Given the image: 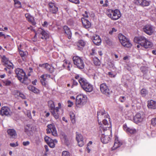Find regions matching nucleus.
I'll return each mask as SVG.
<instances>
[{
    "instance_id": "e2e57ef3",
    "label": "nucleus",
    "mask_w": 156,
    "mask_h": 156,
    "mask_svg": "<svg viewBox=\"0 0 156 156\" xmlns=\"http://www.w3.org/2000/svg\"><path fill=\"white\" fill-rule=\"evenodd\" d=\"M34 87L33 86L30 85L27 87V88L30 90L32 92L33 90Z\"/></svg>"
},
{
    "instance_id": "864d4df0",
    "label": "nucleus",
    "mask_w": 156,
    "mask_h": 156,
    "mask_svg": "<svg viewBox=\"0 0 156 156\" xmlns=\"http://www.w3.org/2000/svg\"><path fill=\"white\" fill-rule=\"evenodd\" d=\"M51 67L50 65L47 63L44 64V68L46 69L47 70H48Z\"/></svg>"
},
{
    "instance_id": "338daca9",
    "label": "nucleus",
    "mask_w": 156,
    "mask_h": 156,
    "mask_svg": "<svg viewBox=\"0 0 156 156\" xmlns=\"http://www.w3.org/2000/svg\"><path fill=\"white\" fill-rule=\"evenodd\" d=\"M108 75L110 77H114L115 76V75H114L112 73V72H109L108 73Z\"/></svg>"
},
{
    "instance_id": "393cba45",
    "label": "nucleus",
    "mask_w": 156,
    "mask_h": 156,
    "mask_svg": "<svg viewBox=\"0 0 156 156\" xmlns=\"http://www.w3.org/2000/svg\"><path fill=\"white\" fill-rule=\"evenodd\" d=\"M81 21L83 26L86 29L88 28L91 27V23L90 22L84 18H82Z\"/></svg>"
},
{
    "instance_id": "4be33fe9",
    "label": "nucleus",
    "mask_w": 156,
    "mask_h": 156,
    "mask_svg": "<svg viewBox=\"0 0 156 156\" xmlns=\"http://www.w3.org/2000/svg\"><path fill=\"white\" fill-rule=\"evenodd\" d=\"M63 28L64 33L66 34L68 38L70 39L72 37V33L70 28L66 26H63Z\"/></svg>"
},
{
    "instance_id": "4d7b16f0",
    "label": "nucleus",
    "mask_w": 156,
    "mask_h": 156,
    "mask_svg": "<svg viewBox=\"0 0 156 156\" xmlns=\"http://www.w3.org/2000/svg\"><path fill=\"white\" fill-rule=\"evenodd\" d=\"M69 2L72 3H75L76 4H79V0H68Z\"/></svg>"
},
{
    "instance_id": "423d86ee",
    "label": "nucleus",
    "mask_w": 156,
    "mask_h": 156,
    "mask_svg": "<svg viewBox=\"0 0 156 156\" xmlns=\"http://www.w3.org/2000/svg\"><path fill=\"white\" fill-rule=\"evenodd\" d=\"M118 37L119 41L122 46L127 48H130L132 46V44L129 40L123 34H119Z\"/></svg>"
},
{
    "instance_id": "4c0bfd02",
    "label": "nucleus",
    "mask_w": 156,
    "mask_h": 156,
    "mask_svg": "<svg viewBox=\"0 0 156 156\" xmlns=\"http://www.w3.org/2000/svg\"><path fill=\"white\" fill-rule=\"evenodd\" d=\"M44 139L45 141L47 143H48L50 142H52V139H51V138L48 137L47 136H45L44 137Z\"/></svg>"
},
{
    "instance_id": "a19ab883",
    "label": "nucleus",
    "mask_w": 156,
    "mask_h": 156,
    "mask_svg": "<svg viewBox=\"0 0 156 156\" xmlns=\"http://www.w3.org/2000/svg\"><path fill=\"white\" fill-rule=\"evenodd\" d=\"M151 123L154 126L156 125V118L152 119L151 120Z\"/></svg>"
},
{
    "instance_id": "bb28decb",
    "label": "nucleus",
    "mask_w": 156,
    "mask_h": 156,
    "mask_svg": "<svg viewBox=\"0 0 156 156\" xmlns=\"http://www.w3.org/2000/svg\"><path fill=\"white\" fill-rule=\"evenodd\" d=\"M51 112L52 115L56 119H58L59 118V115L58 112L59 111V108L58 107L56 108L55 109L51 111Z\"/></svg>"
},
{
    "instance_id": "c9c22d12",
    "label": "nucleus",
    "mask_w": 156,
    "mask_h": 156,
    "mask_svg": "<svg viewBox=\"0 0 156 156\" xmlns=\"http://www.w3.org/2000/svg\"><path fill=\"white\" fill-rule=\"evenodd\" d=\"M70 119L71 120V122L73 124H74L75 122V116L74 114L73 113H70Z\"/></svg>"
},
{
    "instance_id": "13d9d810",
    "label": "nucleus",
    "mask_w": 156,
    "mask_h": 156,
    "mask_svg": "<svg viewBox=\"0 0 156 156\" xmlns=\"http://www.w3.org/2000/svg\"><path fill=\"white\" fill-rule=\"evenodd\" d=\"M116 31L117 30L115 28H112V30L109 31V33L110 34H112L113 32H116Z\"/></svg>"
},
{
    "instance_id": "f8f14e48",
    "label": "nucleus",
    "mask_w": 156,
    "mask_h": 156,
    "mask_svg": "<svg viewBox=\"0 0 156 156\" xmlns=\"http://www.w3.org/2000/svg\"><path fill=\"white\" fill-rule=\"evenodd\" d=\"M147 40L145 37L140 36L135 37L134 38L133 41L134 42L140 44L141 46L143 47Z\"/></svg>"
},
{
    "instance_id": "79ce46f5",
    "label": "nucleus",
    "mask_w": 156,
    "mask_h": 156,
    "mask_svg": "<svg viewBox=\"0 0 156 156\" xmlns=\"http://www.w3.org/2000/svg\"><path fill=\"white\" fill-rule=\"evenodd\" d=\"M126 99V98L125 96H122L119 98V101L122 102H123L125 101Z\"/></svg>"
},
{
    "instance_id": "39448f33",
    "label": "nucleus",
    "mask_w": 156,
    "mask_h": 156,
    "mask_svg": "<svg viewBox=\"0 0 156 156\" xmlns=\"http://www.w3.org/2000/svg\"><path fill=\"white\" fill-rule=\"evenodd\" d=\"M73 60L74 64L79 69H82L84 68V64L81 57L77 56H74L73 57Z\"/></svg>"
},
{
    "instance_id": "8fccbe9b",
    "label": "nucleus",
    "mask_w": 156,
    "mask_h": 156,
    "mask_svg": "<svg viewBox=\"0 0 156 156\" xmlns=\"http://www.w3.org/2000/svg\"><path fill=\"white\" fill-rule=\"evenodd\" d=\"M40 91L39 90L34 87L32 92H33L34 93L38 94L40 92Z\"/></svg>"
},
{
    "instance_id": "09e8293b",
    "label": "nucleus",
    "mask_w": 156,
    "mask_h": 156,
    "mask_svg": "<svg viewBox=\"0 0 156 156\" xmlns=\"http://www.w3.org/2000/svg\"><path fill=\"white\" fill-rule=\"evenodd\" d=\"M10 146L11 147H16L18 146L19 144L17 142H16V143H10L9 144Z\"/></svg>"
},
{
    "instance_id": "dca6fc26",
    "label": "nucleus",
    "mask_w": 156,
    "mask_h": 156,
    "mask_svg": "<svg viewBox=\"0 0 156 156\" xmlns=\"http://www.w3.org/2000/svg\"><path fill=\"white\" fill-rule=\"evenodd\" d=\"M144 118V116L142 113V114L140 113H137L133 117V120L135 123L138 124L142 122Z\"/></svg>"
},
{
    "instance_id": "58836bf2",
    "label": "nucleus",
    "mask_w": 156,
    "mask_h": 156,
    "mask_svg": "<svg viewBox=\"0 0 156 156\" xmlns=\"http://www.w3.org/2000/svg\"><path fill=\"white\" fill-rule=\"evenodd\" d=\"M32 129V126L30 124H28L25 128V132H27V131H31Z\"/></svg>"
},
{
    "instance_id": "680f3d73",
    "label": "nucleus",
    "mask_w": 156,
    "mask_h": 156,
    "mask_svg": "<svg viewBox=\"0 0 156 156\" xmlns=\"http://www.w3.org/2000/svg\"><path fill=\"white\" fill-rule=\"evenodd\" d=\"M72 81L73 82V85L72 86H76L77 85L78 83V82L75 80L74 79H72Z\"/></svg>"
},
{
    "instance_id": "7ed1b4c3",
    "label": "nucleus",
    "mask_w": 156,
    "mask_h": 156,
    "mask_svg": "<svg viewBox=\"0 0 156 156\" xmlns=\"http://www.w3.org/2000/svg\"><path fill=\"white\" fill-rule=\"evenodd\" d=\"M106 14L108 17L113 20H118L121 16V12L118 9L114 10L108 9L106 12Z\"/></svg>"
},
{
    "instance_id": "72a5a7b5",
    "label": "nucleus",
    "mask_w": 156,
    "mask_h": 156,
    "mask_svg": "<svg viewBox=\"0 0 156 156\" xmlns=\"http://www.w3.org/2000/svg\"><path fill=\"white\" fill-rule=\"evenodd\" d=\"M93 63L96 66H100L101 64V62L99 60L97 57H95L93 58Z\"/></svg>"
},
{
    "instance_id": "a211bd4d",
    "label": "nucleus",
    "mask_w": 156,
    "mask_h": 156,
    "mask_svg": "<svg viewBox=\"0 0 156 156\" xmlns=\"http://www.w3.org/2000/svg\"><path fill=\"white\" fill-rule=\"evenodd\" d=\"M39 33H40L42 36L41 38L42 39H46L49 37V35L47 31H45L44 29L39 28L38 30Z\"/></svg>"
},
{
    "instance_id": "5701e85b",
    "label": "nucleus",
    "mask_w": 156,
    "mask_h": 156,
    "mask_svg": "<svg viewBox=\"0 0 156 156\" xmlns=\"http://www.w3.org/2000/svg\"><path fill=\"white\" fill-rule=\"evenodd\" d=\"M93 41L95 44L98 46L100 45L101 41L99 35H95L93 37Z\"/></svg>"
},
{
    "instance_id": "2eb2a0df",
    "label": "nucleus",
    "mask_w": 156,
    "mask_h": 156,
    "mask_svg": "<svg viewBox=\"0 0 156 156\" xmlns=\"http://www.w3.org/2000/svg\"><path fill=\"white\" fill-rule=\"evenodd\" d=\"M76 138L77 141L78 145L80 147H82L85 144L83 136L81 134L78 132H76Z\"/></svg>"
},
{
    "instance_id": "e433bc0d",
    "label": "nucleus",
    "mask_w": 156,
    "mask_h": 156,
    "mask_svg": "<svg viewBox=\"0 0 156 156\" xmlns=\"http://www.w3.org/2000/svg\"><path fill=\"white\" fill-rule=\"evenodd\" d=\"M20 93V91L17 90H14L12 92V94L14 95L16 97L19 96Z\"/></svg>"
},
{
    "instance_id": "9d476101",
    "label": "nucleus",
    "mask_w": 156,
    "mask_h": 156,
    "mask_svg": "<svg viewBox=\"0 0 156 156\" xmlns=\"http://www.w3.org/2000/svg\"><path fill=\"white\" fill-rule=\"evenodd\" d=\"M143 31L148 35H151L154 32V27L150 24L146 25L143 27Z\"/></svg>"
},
{
    "instance_id": "0e129e2a",
    "label": "nucleus",
    "mask_w": 156,
    "mask_h": 156,
    "mask_svg": "<svg viewBox=\"0 0 156 156\" xmlns=\"http://www.w3.org/2000/svg\"><path fill=\"white\" fill-rule=\"evenodd\" d=\"M22 99H25L26 98V97L25 95L23 94L20 93V95H19V96Z\"/></svg>"
},
{
    "instance_id": "20e7f679",
    "label": "nucleus",
    "mask_w": 156,
    "mask_h": 156,
    "mask_svg": "<svg viewBox=\"0 0 156 156\" xmlns=\"http://www.w3.org/2000/svg\"><path fill=\"white\" fill-rule=\"evenodd\" d=\"M79 83L82 88L86 92H90L92 91L93 87L85 78H81L79 80Z\"/></svg>"
},
{
    "instance_id": "c756f323",
    "label": "nucleus",
    "mask_w": 156,
    "mask_h": 156,
    "mask_svg": "<svg viewBox=\"0 0 156 156\" xmlns=\"http://www.w3.org/2000/svg\"><path fill=\"white\" fill-rule=\"evenodd\" d=\"M48 105L50 108V111L53 110L55 109V106L54 102L52 101H48Z\"/></svg>"
},
{
    "instance_id": "a18cd8bd",
    "label": "nucleus",
    "mask_w": 156,
    "mask_h": 156,
    "mask_svg": "<svg viewBox=\"0 0 156 156\" xmlns=\"http://www.w3.org/2000/svg\"><path fill=\"white\" fill-rule=\"evenodd\" d=\"M51 133L54 136H57V133L56 128L55 129L52 130L51 131Z\"/></svg>"
},
{
    "instance_id": "ddd939ff",
    "label": "nucleus",
    "mask_w": 156,
    "mask_h": 156,
    "mask_svg": "<svg viewBox=\"0 0 156 156\" xmlns=\"http://www.w3.org/2000/svg\"><path fill=\"white\" fill-rule=\"evenodd\" d=\"M12 112L9 108L6 106H4L2 107L0 110V114L2 115L9 116L11 115Z\"/></svg>"
},
{
    "instance_id": "f704fd0d",
    "label": "nucleus",
    "mask_w": 156,
    "mask_h": 156,
    "mask_svg": "<svg viewBox=\"0 0 156 156\" xmlns=\"http://www.w3.org/2000/svg\"><path fill=\"white\" fill-rule=\"evenodd\" d=\"M140 94L142 97H144L148 94V92L147 90L143 88L141 90Z\"/></svg>"
},
{
    "instance_id": "69168bd1",
    "label": "nucleus",
    "mask_w": 156,
    "mask_h": 156,
    "mask_svg": "<svg viewBox=\"0 0 156 156\" xmlns=\"http://www.w3.org/2000/svg\"><path fill=\"white\" fill-rule=\"evenodd\" d=\"M72 67V65L69 64L68 65L66 66V67L65 68L67 70L69 71L70 70V68Z\"/></svg>"
},
{
    "instance_id": "6e6d98bb",
    "label": "nucleus",
    "mask_w": 156,
    "mask_h": 156,
    "mask_svg": "<svg viewBox=\"0 0 156 156\" xmlns=\"http://www.w3.org/2000/svg\"><path fill=\"white\" fill-rule=\"evenodd\" d=\"M48 144L51 147L53 148L55 147V144L54 142H50Z\"/></svg>"
},
{
    "instance_id": "052dcab7",
    "label": "nucleus",
    "mask_w": 156,
    "mask_h": 156,
    "mask_svg": "<svg viewBox=\"0 0 156 156\" xmlns=\"http://www.w3.org/2000/svg\"><path fill=\"white\" fill-rule=\"evenodd\" d=\"M75 78L77 80H78V81L79 82V80L81 78H84L80 77L79 75L76 74L75 76Z\"/></svg>"
},
{
    "instance_id": "a878e982",
    "label": "nucleus",
    "mask_w": 156,
    "mask_h": 156,
    "mask_svg": "<svg viewBox=\"0 0 156 156\" xmlns=\"http://www.w3.org/2000/svg\"><path fill=\"white\" fill-rule=\"evenodd\" d=\"M147 106L149 108L153 109L156 108V102L152 100L148 101Z\"/></svg>"
},
{
    "instance_id": "aec40b11",
    "label": "nucleus",
    "mask_w": 156,
    "mask_h": 156,
    "mask_svg": "<svg viewBox=\"0 0 156 156\" xmlns=\"http://www.w3.org/2000/svg\"><path fill=\"white\" fill-rule=\"evenodd\" d=\"M25 16L27 20L30 23L33 25H35L36 23L34 17L31 16L30 13H27L25 14Z\"/></svg>"
},
{
    "instance_id": "0eeeda50",
    "label": "nucleus",
    "mask_w": 156,
    "mask_h": 156,
    "mask_svg": "<svg viewBox=\"0 0 156 156\" xmlns=\"http://www.w3.org/2000/svg\"><path fill=\"white\" fill-rule=\"evenodd\" d=\"M100 89L101 93L109 97L112 93L111 90L105 83H102L100 85Z\"/></svg>"
},
{
    "instance_id": "774afa93",
    "label": "nucleus",
    "mask_w": 156,
    "mask_h": 156,
    "mask_svg": "<svg viewBox=\"0 0 156 156\" xmlns=\"http://www.w3.org/2000/svg\"><path fill=\"white\" fill-rule=\"evenodd\" d=\"M48 25V22L46 21L44 22V23L42 24V26L44 27H47Z\"/></svg>"
},
{
    "instance_id": "49530a36",
    "label": "nucleus",
    "mask_w": 156,
    "mask_h": 156,
    "mask_svg": "<svg viewBox=\"0 0 156 156\" xmlns=\"http://www.w3.org/2000/svg\"><path fill=\"white\" fill-rule=\"evenodd\" d=\"M14 4L18 5L17 6V8H21V3L19 1L17 0L14 2Z\"/></svg>"
},
{
    "instance_id": "c03bdc74",
    "label": "nucleus",
    "mask_w": 156,
    "mask_h": 156,
    "mask_svg": "<svg viewBox=\"0 0 156 156\" xmlns=\"http://www.w3.org/2000/svg\"><path fill=\"white\" fill-rule=\"evenodd\" d=\"M96 49L97 48H92L90 52V54L93 55L96 54Z\"/></svg>"
},
{
    "instance_id": "f03ea898",
    "label": "nucleus",
    "mask_w": 156,
    "mask_h": 156,
    "mask_svg": "<svg viewBox=\"0 0 156 156\" xmlns=\"http://www.w3.org/2000/svg\"><path fill=\"white\" fill-rule=\"evenodd\" d=\"M87 96L83 94L78 95L76 98V105L77 107L81 108L83 106L87 101Z\"/></svg>"
},
{
    "instance_id": "4468645a",
    "label": "nucleus",
    "mask_w": 156,
    "mask_h": 156,
    "mask_svg": "<svg viewBox=\"0 0 156 156\" xmlns=\"http://www.w3.org/2000/svg\"><path fill=\"white\" fill-rule=\"evenodd\" d=\"M102 133L101 139V142L104 144H107L110 140V138L109 136L107 135V132H104L103 131H101Z\"/></svg>"
},
{
    "instance_id": "de8ad7c7",
    "label": "nucleus",
    "mask_w": 156,
    "mask_h": 156,
    "mask_svg": "<svg viewBox=\"0 0 156 156\" xmlns=\"http://www.w3.org/2000/svg\"><path fill=\"white\" fill-rule=\"evenodd\" d=\"M2 59L3 60V62H4L5 64H7L8 60V59L6 58L5 56L4 55L3 56Z\"/></svg>"
},
{
    "instance_id": "9b49d317",
    "label": "nucleus",
    "mask_w": 156,
    "mask_h": 156,
    "mask_svg": "<svg viewBox=\"0 0 156 156\" xmlns=\"http://www.w3.org/2000/svg\"><path fill=\"white\" fill-rule=\"evenodd\" d=\"M48 10L51 13L56 14L58 11V8L55 3L50 2L48 4Z\"/></svg>"
},
{
    "instance_id": "bf43d9fd",
    "label": "nucleus",
    "mask_w": 156,
    "mask_h": 156,
    "mask_svg": "<svg viewBox=\"0 0 156 156\" xmlns=\"http://www.w3.org/2000/svg\"><path fill=\"white\" fill-rule=\"evenodd\" d=\"M68 107H71L73 105V103L72 101H68Z\"/></svg>"
},
{
    "instance_id": "3c124183",
    "label": "nucleus",
    "mask_w": 156,
    "mask_h": 156,
    "mask_svg": "<svg viewBox=\"0 0 156 156\" xmlns=\"http://www.w3.org/2000/svg\"><path fill=\"white\" fill-rule=\"evenodd\" d=\"M22 144L24 146H28L30 144V142L28 141H23Z\"/></svg>"
},
{
    "instance_id": "37998d69",
    "label": "nucleus",
    "mask_w": 156,
    "mask_h": 156,
    "mask_svg": "<svg viewBox=\"0 0 156 156\" xmlns=\"http://www.w3.org/2000/svg\"><path fill=\"white\" fill-rule=\"evenodd\" d=\"M62 156H70L69 152L66 151H64L62 152Z\"/></svg>"
},
{
    "instance_id": "5fc2aeb1",
    "label": "nucleus",
    "mask_w": 156,
    "mask_h": 156,
    "mask_svg": "<svg viewBox=\"0 0 156 156\" xmlns=\"http://www.w3.org/2000/svg\"><path fill=\"white\" fill-rule=\"evenodd\" d=\"M67 23L69 25H73V20L72 19H69L67 21Z\"/></svg>"
},
{
    "instance_id": "473e14b6",
    "label": "nucleus",
    "mask_w": 156,
    "mask_h": 156,
    "mask_svg": "<svg viewBox=\"0 0 156 156\" xmlns=\"http://www.w3.org/2000/svg\"><path fill=\"white\" fill-rule=\"evenodd\" d=\"M85 42L83 40H79L77 44V45L78 47H84L85 45Z\"/></svg>"
},
{
    "instance_id": "b1692460",
    "label": "nucleus",
    "mask_w": 156,
    "mask_h": 156,
    "mask_svg": "<svg viewBox=\"0 0 156 156\" xmlns=\"http://www.w3.org/2000/svg\"><path fill=\"white\" fill-rule=\"evenodd\" d=\"M7 132L8 135L10 136V138H15L17 137V134L16 131L13 129H9Z\"/></svg>"
},
{
    "instance_id": "6e6552de",
    "label": "nucleus",
    "mask_w": 156,
    "mask_h": 156,
    "mask_svg": "<svg viewBox=\"0 0 156 156\" xmlns=\"http://www.w3.org/2000/svg\"><path fill=\"white\" fill-rule=\"evenodd\" d=\"M103 124L101 125L100 127V130L101 131H103L104 132L108 131L110 132L109 129L111 126V122H109V123L107 120L104 119L102 121Z\"/></svg>"
},
{
    "instance_id": "c85d7f7f",
    "label": "nucleus",
    "mask_w": 156,
    "mask_h": 156,
    "mask_svg": "<svg viewBox=\"0 0 156 156\" xmlns=\"http://www.w3.org/2000/svg\"><path fill=\"white\" fill-rule=\"evenodd\" d=\"M152 43L151 42L147 40L143 47L145 48H150L152 47Z\"/></svg>"
},
{
    "instance_id": "cd10ccee",
    "label": "nucleus",
    "mask_w": 156,
    "mask_h": 156,
    "mask_svg": "<svg viewBox=\"0 0 156 156\" xmlns=\"http://www.w3.org/2000/svg\"><path fill=\"white\" fill-rule=\"evenodd\" d=\"M47 127L48 128L46 129L47 133H51V131L54 129H55L56 128L55 126L53 124L48 125Z\"/></svg>"
},
{
    "instance_id": "f257e3e1",
    "label": "nucleus",
    "mask_w": 156,
    "mask_h": 156,
    "mask_svg": "<svg viewBox=\"0 0 156 156\" xmlns=\"http://www.w3.org/2000/svg\"><path fill=\"white\" fill-rule=\"evenodd\" d=\"M16 74V77H17L20 82L25 84H27L29 83L27 81V77L23 70L21 69L17 68L15 70Z\"/></svg>"
},
{
    "instance_id": "f3484780",
    "label": "nucleus",
    "mask_w": 156,
    "mask_h": 156,
    "mask_svg": "<svg viewBox=\"0 0 156 156\" xmlns=\"http://www.w3.org/2000/svg\"><path fill=\"white\" fill-rule=\"evenodd\" d=\"M135 3L142 7L147 6L150 5V1L146 0H135Z\"/></svg>"
},
{
    "instance_id": "2f4dec72",
    "label": "nucleus",
    "mask_w": 156,
    "mask_h": 156,
    "mask_svg": "<svg viewBox=\"0 0 156 156\" xmlns=\"http://www.w3.org/2000/svg\"><path fill=\"white\" fill-rule=\"evenodd\" d=\"M2 81L4 84V85L6 86H10L12 83L10 80L7 79L2 80Z\"/></svg>"
},
{
    "instance_id": "412c9836",
    "label": "nucleus",
    "mask_w": 156,
    "mask_h": 156,
    "mask_svg": "<svg viewBox=\"0 0 156 156\" xmlns=\"http://www.w3.org/2000/svg\"><path fill=\"white\" fill-rule=\"evenodd\" d=\"M123 128L125 130L127 133H129L131 134H134L136 132V130L133 128H129L127 127L126 125H124L123 126Z\"/></svg>"
},
{
    "instance_id": "ea45409f",
    "label": "nucleus",
    "mask_w": 156,
    "mask_h": 156,
    "mask_svg": "<svg viewBox=\"0 0 156 156\" xmlns=\"http://www.w3.org/2000/svg\"><path fill=\"white\" fill-rule=\"evenodd\" d=\"M105 39V41L107 44L111 45L112 44V42L111 40L109 38L106 37Z\"/></svg>"
},
{
    "instance_id": "7c9ffc66",
    "label": "nucleus",
    "mask_w": 156,
    "mask_h": 156,
    "mask_svg": "<svg viewBox=\"0 0 156 156\" xmlns=\"http://www.w3.org/2000/svg\"><path fill=\"white\" fill-rule=\"evenodd\" d=\"M19 51L23 60L24 61H25L26 60V57H27V52L26 51L24 52L21 50Z\"/></svg>"
},
{
    "instance_id": "1a4fd4ad",
    "label": "nucleus",
    "mask_w": 156,
    "mask_h": 156,
    "mask_svg": "<svg viewBox=\"0 0 156 156\" xmlns=\"http://www.w3.org/2000/svg\"><path fill=\"white\" fill-rule=\"evenodd\" d=\"M109 115L108 113L104 109L99 110L97 112V118L98 123L101 122L103 118H108Z\"/></svg>"
},
{
    "instance_id": "6ab92c4d",
    "label": "nucleus",
    "mask_w": 156,
    "mask_h": 156,
    "mask_svg": "<svg viewBox=\"0 0 156 156\" xmlns=\"http://www.w3.org/2000/svg\"><path fill=\"white\" fill-rule=\"evenodd\" d=\"M122 141L119 140L117 136H115L114 145L113 147L112 148V150H114L120 147L122 144Z\"/></svg>"
},
{
    "instance_id": "603ef678",
    "label": "nucleus",
    "mask_w": 156,
    "mask_h": 156,
    "mask_svg": "<svg viewBox=\"0 0 156 156\" xmlns=\"http://www.w3.org/2000/svg\"><path fill=\"white\" fill-rule=\"evenodd\" d=\"M64 63L62 65V66L64 68H66V65L70 64L69 62L66 60H64Z\"/></svg>"
}]
</instances>
